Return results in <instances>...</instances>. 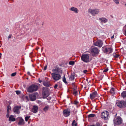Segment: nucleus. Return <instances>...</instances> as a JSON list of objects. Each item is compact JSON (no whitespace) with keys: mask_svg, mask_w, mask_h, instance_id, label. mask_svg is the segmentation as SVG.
<instances>
[{"mask_svg":"<svg viewBox=\"0 0 126 126\" xmlns=\"http://www.w3.org/2000/svg\"><path fill=\"white\" fill-rule=\"evenodd\" d=\"M122 122V120L121 118L120 117L117 118L116 119L114 120V123L117 125H120Z\"/></svg>","mask_w":126,"mask_h":126,"instance_id":"9b49d317","label":"nucleus"},{"mask_svg":"<svg viewBox=\"0 0 126 126\" xmlns=\"http://www.w3.org/2000/svg\"><path fill=\"white\" fill-rule=\"evenodd\" d=\"M121 95L124 98L126 97V91H123L121 94Z\"/></svg>","mask_w":126,"mask_h":126,"instance_id":"4be33fe9","label":"nucleus"},{"mask_svg":"<svg viewBox=\"0 0 126 126\" xmlns=\"http://www.w3.org/2000/svg\"><path fill=\"white\" fill-rule=\"evenodd\" d=\"M95 126H102V125L98 122L96 123Z\"/></svg>","mask_w":126,"mask_h":126,"instance_id":"c85d7f7f","label":"nucleus"},{"mask_svg":"<svg viewBox=\"0 0 126 126\" xmlns=\"http://www.w3.org/2000/svg\"><path fill=\"white\" fill-rule=\"evenodd\" d=\"M75 104H77L78 102L77 101H75L74 102Z\"/></svg>","mask_w":126,"mask_h":126,"instance_id":"de8ad7c7","label":"nucleus"},{"mask_svg":"<svg viewBox=\"0 0 126 126\" xmlns=\"http://www.w3.org/2000/svg\"><path fill=\"white\" fill-rule=\"evenodd\" d=\"M43 83L45 86H48V83L47 81H44Z\"/></svg>","mask_w":126,"mask_h":126,"instance_id":"cd10ccee","label":"nucleus"},{"mask_svg":"<svg viewBox=\"0 0 126 126\" xmlns=\"http://www.w3.org/2000/svg\"><path fill=\"white\" fill-rule=\"evenodd\" d=\"M81 59L85 63H88L90 62L89 54L82 55L81 57Z\"/></svg>","mask_w":126,"mask_h":126,"instance_id":"7ed1b4c3","label":"nucleus"},{"mask_svg":"<svg viewBox=\"0 0 126 126\" xmlns=\"http://www.w3.org/2000/svg\"><path fill=\"white\" fill-rule=\"evenodd\" d=\"M125 102L124 101H118L116 103L117 105L119 107L121 108L125 106Z\"/></svg>","mask_w":126,"mask_h":126,"instance_id":"9d476101","label":"nucleus"},{"mask_svg":"<svg viewBox=\"0 0 126 126\" xmlns=\"http://www.w3.org/2000/svg\"><path fill=\"white\" fill-rule=\"evenodd\" d=\"M16 94H20V92L19 91H16Z\"/></svg>","mask_w":126,"mask_h":126,"instance_id":"ea45409f","label":"nucleus"},{"mask_svg":"<svg viewBox=\"0 0 126 126\" xmlns=\"http://www.w3.org/2000/svg\"><path fill=\"white\" fill-rule=\"evenodd\" d=\"M6 117H7V118H8V117H9V113H7V115H6Z\"/></svg>","mask_w":126,"mask_h":126,"instance_id":"49530a36","label":"nucleus"},{"mask_svg":"<svg viewBox=\"0 0 126 126\" xmlns=\"http://www.w3.org/2000/svg\"><path fill=\"white\" fill-rule=\"evenodd\" d=\"M113 1L116 4H119V1L118 0H113Z\"/></svg>","mask_w":126,"mask_h":126,"instance_id":"2f4dec72","label":"nucleus"},{"mask_svg":"<svg viewBox=\"0 0 126 126\" xmlns=\"http://www.w3.org/2000/svg\"><path fill=\"white\" fill-rule=\"evenodd\" d=\"M75 79L74 76L73 75H71L69 76V79L71 80H73Z\"/></svg>","mask_w":126,"mask_h":126,"instance_id":"393cba45","label":"nucleus"},{"mask_svg":"<svg viewBox=\"0 0 126 126\" xmlns=\"http://www.w3.org/2000/svg\"><path fill=\"white\" fill-rule=\"evenodd\" d=\"M30 99L32 101H34L36 99V96L35 94H32L29 95Z\"/></svg>","mask_w":126,"mask_h":126,"instance_id":"dca6fc26","label":"nucleus"},{"mask_svg":"<svg viewBox=\"0 0 126 126\" xmlns=\"http://www.w3.org/2000/svg\"><path fill=\"white\" fill-rule=\"evenodd\" d=\"M69 10L76 14H78L79 12V10L76 7H72L69 8Z\"/></svg>","mask_w":126,"mask_h":126,"instance_id":"2eb2a0df","label":"nucleus"},{"mask_svg":"<svg viewBox=\"0 0 126 126\" xmlns=\"http://www.w3.org/2000/svg\"><path fill=\"white\" fill-rule=\"evenodd\" d=\"M38 80L39 81V82L40 83H41V82H42V80H41L39 79Z\"/></svg>","mask_w":126,"mask_h":126,"instance_id":"a18cd8bd","label":"nucleus"},{"mask_svg":"<svg viewBox=\"0 0 126 126\" xmlns=\"http://www.w3.org/2000/svg\"><path fill=\"white\" fill-rule=\"evenodd\" d=\"M47 65L45 66L44 67V70H46L47 68Z\"/></svg>","mask_w":126,"mask_h":126,"instance_id":"37998d69","label":"nucleus"},{"mask_svg":"<svg viewBox=\"0 0 126 126\" xmlns=\"http://www.w3.org/2000/svg\"><path fill=\"white\" fill-rule=\"evenodd\" d=\"M103 44L102 41L100 40H98L94 42L93 43L94 45L100 47H102Z\"/></svg>","mask_w":126,"mask_h":126,"instance_id":"1a4fd4ad","label":"nucleus"},{"mask_svg":"<svg viewBox=\"0 0 126 126\" xmlns=\"http://www.w3.org/2000/svg\"><path fill=\"white\" fill-rule=\"evenodd\" d=\"M75 63L73 61H70L69 62V64L73 65Z\"/></svg>","mask_w":126,"mask_h":126,"instance_id":"c756f323","label":"nucleus"},{"mask_svg":"<svg viewBox=\"0 0 126 126\" xmlns=\"http://www.w3.org/2000/svg\"><path fill=\"white\" fill-rule=\"evenodd\" d=\"M63 81L65 83H67V82L66 81V79L64 76V77L63 78Z\"/></svg>","mask_w":126,"mask_h":126,"instance_id":"f704fd0d","label":"nucleus"},{"mask_svg":"<svg viewBox=\"0 0 126 126\" xmlns=\"http://www.w3.org/2000/svg\"><path fill=\"white\" fill-rule=\"evenodd\" d=\"M99 19L102 22L104 23H106L108 21V19L104 17L100 18Z\"/></svg>","mask_w":126,"mask_h":126,"instance_id":"6ab92c4d","label":"nucleus"},{"mask_svg":"<svg viewBox=\"0 0 126 126\" xmlns=\"http://www.w3.org/2000/svg\"><path fill=\"white\" fill-rule=\"evenodd\" d=\"M108 68H107L104 70V71H103V72H106L108 71Z\"/></svg>","mask_w":126,"mask_h":126,"instance_id":"4c0bfd02","label":"nucleus"},{"mask_svg":"<svg viewBox=\"0 0 126 126\" xmlns=\"http://www.w3.org/2000/svg\"><path fill=\"white\" fill-rule=\"evenodd\" d=\"M63 113L64 116L68 117L70 115V110L69 109H65L63 110Z\"/></svg>","mask_w":126,"mask_h":126,"instance_id":"6e6552de","label":"nucleus"},{"mask_svg":"<svg viewBox=\"0 0 126 126\" xmlns=\"http://www.w3.org/2000/svg\"><path fill=\"white\" fill-rule=\"evenodd\" d=\"M16 119L14 118L13 115H11L9 117V121H14Z\"/></svg>","mask_w":126,"mask_h":126,"instance_id":"aec40b11","label":"nucleus"},{"mask_svg":"<svg viewBox=\"0 0 126 126\" xmlns=\"http://www.w3.org/2000/svg\"><path fill=\"white\" fill-rule=\"evenodd\" d=\"M126 29L125 30L124 35L126 36V25L124 26V27Z\"/></svg>","mask_w":126,"mask_h":126,"instance_id":"58836bf2","label":"nucleus"},{"mask_svg":"<svg viewBox=\"0 0 126 126\" xmlns=\"http://www.w3.org/2000/svg\"><path fill=\"white\" fill-rule=\"evenodd\" d=\"M98 96V94L96 91L93 92L90 94V97L92 100L94 99Z\"/></svg>","mask_w":126,"mask_h":126,"instance_id":"f8f14e48","label":"nucleus"},{"mask_svg":"<svg viewBox=\"0 0 126 126\" xmlns=\"http://www.w3.org/2000/svg\"><path fill=\"white\" fill-rule=\"evenodd\" d=\"M72 125V126H77V123L75 120L73 121Z\"/></svg>","mask_w":126,"mask_h":126,"instance_id":"a878e982","label":"nucleus"},{"mask_svg":"<svg viewBox=\"0 0 126 126\" xmlns=\"http://www.w3.org/2000/svg\"><path fill=\"white\" fill-rule=\"evenodd\" d=\"M78 92L76 91H74L73 92V94L76 96Z\"/></svg>","mask_w":126,"mask_h":126,"instance_id":"c9c22d12","label":"nucleus"},{"mask_svg":"<svg viewBox=\"0 0 126 126\" xmlns=\"http://www.w3.org/2000/svg\"><path fill=\"white\" fill-rule=\"evenodd\" d=\"M95 116V115L93 114H91L89 115L88 116V118H90L91 117H94Z\"/></svg>","mask_w":126,"mask_h":126,"instance_id":"bb28decb","label":"nucleus"},{"mask_svg":"<svg viewBox=\"0 0 126 126\" xmlns=\"http://www.w3.org/2000/svg\"><path fill=\"white\" fill-rule=\"evenodd\" d=\"M19 120L18 124L19 125H22L24 124L25 123L24 120L21 117L19 118Z\"/></svg>","mask_w":126,"mask_h":126,"instance_id":"a211bd4d","label":"nucleus"},{"mask_svg":"<svg viewBox=\"0 0 126 126\" xmlns=\"http://www.w3.org/2000/svg\"><path fill=\"white\" fill-rule=\"evenodd\" d=\"M38 88V86L37 85L32 84L29 86L27 89V91L28 92L32 93L36 91Z\"/></svg>","mask_w":126,"mask_h":126,"instance_id":"f257e3e1","label":"nucleus"},{"mask_svg":"<svg viewBox=\"0 0 126 126\" xmlns=\"http://www.w3.org/2000/svg\"><path fill=\"white\" fill-rule=\"evenodd\" d=\"M49 109V106H45L43 109V110L45 112L47 111Z\"/></svg>","mask_w":126,"mask_h":126,"instance_id":"b1692460","label":"nucleus"},{"mask_svg":"<svg viewBox=\"0 0 126 126\" xmlns=\"http://www.w3.org/2000/svg\"><path fill=\"white\" fill-rule=\"evenodd\" d=\"M51 75L53 79L55 81H57L61 79V76L58 73H51Z\"/></svg>","mask_w":126,"mask_h":126,"instance_id":"39448f33","label":"nucleus"},{"mask_svg":"<svg viewBox=\"0 0 126 126\" xmlns=\"http://www.w3.org/2000/svg\"><path fill=\"white\" fill-rule=\"evenodd\" d=\"M87 72V71L86 70H84L83 71V73L84 74L86 73Z\"/></svg>","mask_w":126,"mask_h":126,"instance_id":"79ce46f5","label":"nucleus"},{"mask_svg":"<svg viewBox=\"0 0 126 126\" xmlns=\"http://www.w3.org/2000/svg\"><path fill=\"white\" fill-rule=\"evenodd\" d=\"M11 37H12V35L11 34H10L8 37V39L9 40V39H10L11 38Z\"/></svg>","mask_w":126,"mask_h":126,"instance_id":"a19ab883","label":"nucleus"},{"mask_svg":"<svg viewBox=\"0 0 126 126\" xmlns=\"http://www.w3.org/2000/svg\"><path fill=\"white\" fill-rule=\"evenodd\" d=\"M113 56L116 58H118L119 57V55L117 54L114 53L113 54Z\"/></svg>","mask_w":126,"mask_h":126,"instance_id":"72a5a7b5","label":"nucleus"},{"mask_svg":"<svg viewBox=\"0 0 126 126\" xmlns=\"http://www.w3.org/2000/svg\"><path fill=\"white\" fill-rule=\"evenodd\" d=\"M27 74L28 75H30V72H27Z\"/></svg>","mask_w":126,"mask_h":126,"instance_id":"09e8293b","label":"nucleus"},{"mask_svg":"<svg viewBox=\"0 0 126 126\" xmlns=\"http://www.w3.org/2000/svg\"><path fill=\"white\" fill-rule=\"evenodd\" d=\"M114 38V35H113L111 37V38H112V39H113V38Z\"/></svg>","mask_w":126,"mask_h":126,"instance_id":"8fccbe9b","label":"nucleus"},{"mask_svg":"<svg viewBox=\"0 0 126 126\" xmlns=\"http://www.w3.org/2000/svg\"><path fill=\"white\" fill-rule=\"evenodd\" d=\"M110 92L112 95H114L115 93V89L113 88H111L110 91Z\"/></svg>","mask_w":126,"mask_h":126,"instance_id":"412c9836","label":"nucleus"},{"mask_svg":"<svg viewBox=\"0 0 126 126\" xmlns=\"http://www.w3.org/2000/svg\"><path fill=\"white\" fill-rule=\"evenodd\" d=\"M16 72H14V73H12L11 75V76H14L16 75Z\"/></svg>","mask_w":126,"mask_h":126,"instance_id":"e433bc0d","label":"nucleus"},{"mask_svg":"<svg viewBox=\"0 0 126 126\" xmlns=\"http://www.w3.org/2000/svg\"><path fill=\"white\" fill-rule=\"evenodd\" d=\"M99 50L97 47H94L92 49L91 52L93 53L94 54H98L99 52Z\"/></svg>","mask_w":126,"mask_h":126,"instance_id":"4468645a","label":"nucleus"},{"mask_svg":"<svg viewBox=\"0 0 126 126\" xmlns=\"http://www.w3.org/2000/svg\"><path fill=\"white\" fill-rule=\"evenodd\" d=\"M57 86H58V85L57 84H56L55 85L54 87L56 89V88H57Z\"/></svg>","mask_w":126,"mask_h":126,"instance_id":"c03bdc74","label":"nucleus"},{"mask_svg":"<svg viewBox=\"0 0 126 126\" xmlns=\"http://www.w3.org/2000/svg\"><path fill=\"white\" fill-rule=\"evenodd\" d=\"M20 106H16L14 107L13 110L14 112L16 114H18L19 113V110L20 109Z\"/></svg>","mask_w":126,"mask_h":126,"instance_id":"ddd939ff","label":"nucleus"},{"mask_svg":"<svg viewBox=\"0 0 126 126\" xmlns=\"http://www.w3.org/2000/svg\"><path fill=\"white\" fill-rule=\"evenodd\" d=\"M49 95V91L47 88L43 89V91L42 95L44 98L48 97Z\"/></svg>","mask_w":126,"mask_h":126,"instance_id":"0eeeda50","label":"nucleus"},{"mask_svg":"<svg viewBox=\"0 0 126 126\" xmlns=\"http://www.w3.org/2000/svg\"><path fill=\"white\" fill-rule=\"evenodd\" d=\"M88 12L89 13H91L93 16H94L95 15L98 14L99 10L97 8L93 9H89L88 10Z\"/></svg>","mask_w":126,"mask_h":126,"instance_id":"20e7f679","label":"nucleus"},{"mask_svg":"<svg viewBox=\"0 0 126 126\" xmlns=\"http://www.w3.org/2000/svg\"><path fill=\"white\" fill-rule=\"evenodd\" d=\"M1 54L0 53V58L1 57Z\"/></svg>","mask_w":126,"mask_h":126,"instance_id":"3c124183","label":"nucleus"},{"mask_svg":"<svg viewBox=\"0 0 126 126\" xmlns=\"http://www.w3.org/2000/svg\"><path fill=\"white\" fill-rule=\"evenodd\" d=\"M125 5L126 6V4H125Z\"/></svg>","mask_w":126,"mask_h":126,"instance_id":"603ef678","label":"nucleus"},{"mask_svg":"<svg viewBox=\"0 0 126 126\" xmlns=\"http://www.w3.org/2000/svg\"><path fill=\"white\" fill-rule=\"evenodd\" d=\"M102 48L104 52L107 54L111 53L113 50L112 48L111 47H104Z\"/></svg>","mask_w":126,"mask_h":126,"instance_id":"f03ea898","label":"nucleus"},{"mask_svg":"<svg viewBox=\"0 0 126 126\" xmlns=\"http://www.w3.org/2000/svg\"><path fill=\"white\" fill-rule=\"evenodd\" d=\"M30 116H26L25 118V120L27 122L28 121V119L30 117Z\"/></svg>","mask_w":126,"mask_h":126,"instance_id":"473e14b6","label":"nucleus"},{"mask_svg":"<svg viewBox=\"0 0 126 126\" xmlns=\"http://www.w3.org/2000/svg\"><path fill=\"white\" fill-rule=\"evenodd\" d=\"M52 71L53 72V73H58L59 72V70L57 68H55Z\"/></svg>","mask_w":126,"mask_h":126,"instance_id":"5701e85b","label":"nucleus"},{"mask_svg":"<svg viewBox=\"0 0 126 126\" xmlns=\"http://www.w3.org/2000/svg\"><path fill=\"white\" fill-rule=\"evenodd\" d=\"M11 110V107L10 106H7V112L8 113L9 112V110Z\"/></svg>","mask_w":126,"mask_h":126,"instance_id":"7c9ffc66","label":"nucleus"},{"mask_svg":"<svg viewBox=\"0 0 126 126\" xmlns=\"http://www.w3.org/2000/svg\"><path fill=\"white\" fill-rule=\"evenodd\" d=\"M38 107L37 106H34L32 110V111L34 113H36L38 111Z\"/></svg>","mask_w":126,"mask_h":126,"instance_id":"f3484780","label":"nucleus"},{"mask_svg":"<svg viewBox=\"0 0 126 126\" xmlns=\"http://www.w3.org/2000/svg\"><path fill=\"white\" fill-rule=\"evenodd\" d=\"M109 112L107 111H105L101 114V117L104 120H107L108 118Z\"/></svg>","mask_w":126,"mask_h":126,"instance_id":"423d86ee","label":"nucleus"}]
</instances>
